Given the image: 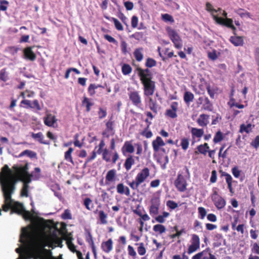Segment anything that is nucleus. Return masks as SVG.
Segmentation results:
<instances>
[{
  "instance_id": "nucleus-46",
  "label": "nucleus",
  "mask_w": 259,
  "mask_h": 259,
  "mask_svg": "<svg viewBox=\"0 0 259 259\" xmlns=\"http://www.w3.org/2000/svg\"><path fill=\"white\" fill-rule=\"evenodd\" d=\"M189 145V139L188 138L184 137L181 139V146L184 150H186Z\"/></svg>"
},
{
  "instance_id": "nucleus-27",
  "label": "nucleus",
  "mask_w": 259,
  "mask_h": 259,
  "mask_svg": "<svg viewBox=\"0 0 259 259\" xmlns=\"http://www.w3.org/2000/svg\"><path fill=\"white\" fill-rule=\"evenodd\" d=\"M149 97V107L151 110L154 113L157 114L158 112V104L155 100L153 99L151 97Z\"/></svg>"
},
{
  "instance_id": "nucleus-12",
  "label": "nucleus",
  "mask_w": 259,
  "mask_h": 259,
  "mask_svg": "<svg viewBox=\"0 0 259 259\" xmlns=\"http://www.w3.org/2000/svg\"><path fill=\"white\" fill-rule=\"evenodd\" d=\"M179 109V103L177 102H172L170 104V108L167 109L165 115L171 118H175L178 116L177 112Z\"/></svg>"
},
{
  "instance_id": "nucleus-16",
  "label": "nucleus",
  "mask_w": 259,
  "mask_h": 259,
  "mask_svg": "<svg viewBox=\"0 0 259 259\" xmlns=\"http://www.w3.org/2000/svg\"><path fill=\"white\" fill-rule=\"evenodd\" d=\"M56 116L51 113H47L44 117L45 125L49 127H54V124L57 122Z\"/></svg>"
},
{
  "instance_id": "nucleus-40",
  "label": "nucleus",
  "mask_w": 259,
  "mask_h": 259,
  "mask_svg": "<svg viewBox=\"0 0 259 259\" xmlns=\"http://www.w3.org/2000/svg\"><path fill=\"white\" fill-rule=\"evenodd\" d=\"M153 230L155 232L161 234L165 232L166 228L161 224H157L153 226Z\"/></svg>"
},
{
  "instance_id": "nucleus-63",
  "label": "nucleus",
  "mask_w": 259,
  "mask_h": 259,
  "mask_svg": "<svg viewBox=\"0 0 259 259\" xmlns=\"http://www.w3.org/2000/svg\"><path fill=\"white\" fill-rule=\"evenodd\" d=\"M206 90L210 98L213 99L215 94V90L214 89H212L210 85H208L206 87Z\"/></svg>"
},
{
  "instance_id": "nucleus-15",
  "label": "nucleus",
  "mask_w": 259,
  "mask_h": 259,
  "mask_svg": "<svg viewBox=\"0 0 259 259\" xmlns=\"http://www.w3.org/2000/svg\"><path fill=\"white\" fill-rule=\"evenodd\" d=\"M149 176V169L148 167H144L137 174L135 179L137 180L138 183H140L141 184Z\"/></svg>"
},
{
  "instance_id": "nucleus-32",
  "label": "nucleus",
  "mask_w": 259,
  "mask_h": 259,
  "mask_svg": "<svg viewBox=\"0 0 259 259\" xmlns=\"http://www.w3.org/2000/svg\"><path fill=\"white\" fill-rule=\"evenodd\" d=\"M252 126L254 127V125H252L250 123H248L247 125L242 124L240 126L239 132L241 133L245 132L246 133L248 134L251 131Z\"/></svg>"
},
{
  "instance_id": "nucleus-48",
  "label": "nucleus",
  "mask_w": 259,
  "mask_h": 259,
  "mask_svg": "<svg viewBox=\"0 0 259 259\" xmlns=\"http://www.w3.org/2000/svg\"><path fill=\"white\" fill-rule=\"evenodd\" d=\"M20 106L25 108H31V101L29 100L24 99L21 102Z\"/></svg>"
},
{
  "instance_id": "nucleus-35",
  "label": "nucleus",
  "mask_w": 259,
  "mask_h": 259,
  "mask_svg": "<svg viewBox=\"0 0 259 259\" xmlns=\"http://www.w3.org/2000/svg\"><path fill=\"white\" fill-rule=\"evenodd\" d=\"M194 98V95L190 92H185L184 95V100L186 104H189L192 102Z\"/></svg>"
},
{
  "instance_id": "nucleus-3",
  "label": "nucleus",
  "mask_w": 259,
  "mask_h": 259,
  "mask_svg": "<svg viewBox=\"0 0 259 259\" xmlns=\"http://www.w3.org/2000/svg\"><path fill=\"white\" fill-rule=\"evenodd\" d=\"M190 178L189 170L187 166H185L183 169L179 171L174 182V185L179 192H184L187 190V180Z\"/></svg>"
},
{
  "instance_id": "nucleus-47",
  "label": "nucleus",
  "mask_w": 259,
  "mask_h": 259,
  "mask_svg": "<svg viewBox=\"0 0 259 259\" xmlns=\"http://www.w3.org/2000/svg\"><path fill=\"white\" fill-rule=\"evenodd\" d=\"M139 246L137 248V251L140 255H144L146 253V249L144 246V243L142 242L139 244Z\"/></svg>"
},
{
  "instance_id": "nucleus-22",
  "label": "nucleus",
  "mask_w": 259,
  "mask_h": 259,
  "mask_svg": "<svg viewBox=\"0 0 259 259\" xmlns=\"http://www.w3.org/2000/svg\"><path fill=\"white\" fill-rule=\"evenodd\" d=\"M135 164V159L133 156L129 155L126 158L124 163V167L126 171L130 170L132 166Z\"/></svg>"
},
{
  "instance_id": "nucleus-51",
  "label": "nucleus",
  "mask_w": 259,
  "mask_h": 259,
  "mask_svg": "<svg viewBox=\"0 0 259 259\" xmlns=\"http://www.w3.org/2000/svg\"><path fill=\"white\" fill-rule=\"evenodd\" d=\"M111 20L113 22L116 29L118 30H123V28L121 23L115 18H111Z\"/></svg>"
},
{
  "instance_id": "nucleus-31",
  "label": "nucleus",
  "mask_w": 259,
  "mask_h": 259,
  "mask_svg": "<svg viewBox=\"0 0 259 259\" xmlns=\"http://www.w3.org/2000/svg\"><path fill=\"white\" fill-rule=\"evenodd\" d=\"M93 103L91 102L90 99H89L85 96H84L83 97V100L82 101V105L85 106L86 111L87 112H89L91 111V107L93 105Z\"/></svg>"
},
{
  "instance_id": "nucleus-41",
  "label": "nucleus",
  "mask_w": 259,
  "mask_h": 259,
  "mask_svg": "<svg viewBox=\"0 0 259 259\" xmlns=\"http://www.w3.org/2000/svg\"><path fill=\"white\" fill-rule=\"evenodd\" d=\"M151 124V122H149V124L147 125V127L145 128V129L141 133V135L146 137V138H150L153 135L152 132L148 130L149 126Z\"/></svg>"
},
{
  "instance_id": "nucleus-6",
  "label": "nucleus",
  "mask_w": 259,
  "mask_h": 259,
  "mask_svg": "<svg viewBox=\"0 0 259 259\" xmlns=\"http://www.w3.org/2000/svg\"><path fill=\"white\" fill-rule=\"evenodd\" d=\"M160 206V198L156 196L153 197L150 201L149 208V213L152 217H153L158 214Z\"/></svg>"
},
{
  "instance_id": "nucleus-38",
  "label": "nucleus",
  "mask_w": 259,
  "mask_h": 259,
  "mask_svg": "<svg viewBox=\"0 0 259 259\" xmlns=\"http://www.w3.org/2000/svg\"><path fill=\"white\" fill-rule=\"evenodd\" d=\"M202 108L209 111H211L213 109L212 104L207 97L204 98V103L203 105Z\"/></svg>"
},
{
  "instance_id": "nucleus-14",
  "label": "nucleus",
  "mask_w": 259,
  "mask_h": 259,
  "mask_svg": "<svg viewBox=\"0 0 259 259\" xmlns=\"http://www.w3.org/2000/svg\"><path fill=\"white\" fill-rule=\"evenodd\" d=\"M149 68L147 67L146 69H142L140 67H138L136 68V71L138 72V75L140 77V79L153 78V75Z\"/></svg>"
},
{
  "instance_id": "nucleus-24",
  "label": "nucleus",
  "mask_w": 259,
  "mask_h": 259,
  "mask_svg": "<svg viewBox=\"0 0 259 259\" xmlns=\"http://www.w3.org/2000/svg\"><path fill=\"white\" fill-rule=\"evenodd\" d=\"M208 118L209 115L202 114L200 115L199 118L197 119V122L201 126H206L208 123Z\"/></svg>"
},
{
  "instance_id": "nucleus-36",
  "label": "nucleus",
  "mask_w": 259,
  "mask_h": 259,
  "mask_svg": "<svg viewBox=\"0 0 259 259\" xmlns=\"http://www.w3.org/2000/svg\"><path fill=\"white\" fill-rule=\"evenodd\" d=\"M73 151V149L72 147H70L68 150L65 152L64 158L65 159L71 162L72 164H74V161L73 160L71 154Z\"/></svg>"
},
{
  "instance_id": "nucleus-20",
  "label": "nucleus",
  "mask_w": 259,
  "mask_h": 259,
  "mask_svg": "<svg viewBox=\"0 0 259 259\" xmlns=\"http://www.w3.org/2000/svg\"><path fill=\"white\" fill-rule=\"evenodd\" d=\"M31 47H27L24 49L23 53L25 58L29 60L33 61L36 59V56L32 50Z\"/></svg>"
},
{
  "instance_id": "nucleus-25",
  "label": "nucleus",
  "mask_w": 259,
  "mask_h": 259,
  "mask_svg": "<svg viewBox=\"0 0 259 259\" xmlns=\"http://www.w3.org/2000/svg\"><path fill=\"white\" fill-rule=\"evenodd\" d=\"M117 192L120 194H124L126 196L130 195V190L127 187L124 186L122 183L118 184L116 187Z\"/></svg>"
},
{
  "instance_id": "nucleus-49",
  "label": "nucleus",
  "mask_w": 259,
  "mask_h": 259,
  "mask_svg": "<svg viewBox=\"0 0 259 259\" xmlns=\"http://www.w3.org/2000/svg\"><path fill=\"white\" fill-rule=\"evenodd\" d=\"M127 251L129 256H131L133 259L137 258V253L132 246L129 245L127 246Z\"/></svg>"
},
{
  "instance_id": "nucleus-9",
  "label": "nucleus",
  "mask_w": 259,
  "mask_h": 259,
  "mask_svg": "<svg viewBox=\"0 0 259 259\" xmlns=\"http://www.w3.org/2000/svg\"><path fill=\"white\" fill-rule=\"evenodd\" d=\"M211 199L218 209H221L226 205V201L215 190L211 195Z\"/></svg>"
},
{
  "instance_id": "nucleus-56",
  "label": "nucleus",
  "mask_w": 259,
  "mask_h": 259,
  "mask_svg": "<svg viewBox=\"0 0 259 259\" xmlns=\"http://www.w3.org/2000/svg\"><path fill=\"white\" fill-rule=\"evenodd\" d=\"M232 173L234 177L236 178H238L239 176H240V174L241 171L239 169V168L237 166H235L233 167L232 169Z\"/></svg>"
},
{
  "instance_id": "nucleus-13",
  "label": "nucleus",
  "mask_w": 259,
  "mask_h": 259,
  "mask_svg": "<svg viewBox=\"0 0 259 259\" xmlns=\"http://www.w3.org/2000/svg\"><path fill=\"white\" fill-rule=\"evenodd\" d=\"M84 235L85 240L91 247L94 257L96 258L97 255L96 248L93 240V236L90 230L88 229H85Z\"/></svg>"
},
{
  "instance_id": "nucleus-53",
  "label": "nucleus",
  "mask_w": 259,
  "mask_h": 259,
  "mask_svg": "<svg viewBox=\"0 0 259 259\" xmlns=\"http://www.w3.org/2000/svg\"><path fill=\"white\" fill-rule=\"evenodd\" d=\"M61 218L63 220H70L72 219L71 214L70 210L65 209L64 212L61 215Z\"/></svg>"
},
{
  "instance_id": "nucleus-26",
  "label": "nucleus",
  "mask_w": 259,
  "mask_h": 259,
  "mask_svg": "<svg viewBox=\"0 0 259 259\" xmlns=\"http://www.w3.org/2000/svg\"><path fill=\"white\" fill-rule=\"evenodd\" d=\"M31 136L33 139L37 140L41 144L45 145H48L49 144V142H47L46 141L44 140V136L42 133L41 132H39L36 134L32 133Z\"/></svg>"
},
{
  "instance_id": "nucleus-43",
  "label": "nucleus",
  "mask_w": 259,
  "mask_h": 259,
  "mask_svg": "<svg viewBox=\"0 0 259 259\" xmlns=\"http://www.w3.org/2000/svg\"><path fill=\"white\" fill-rule=\"evenodd\" d=\"M157 65L156 61L153 58H148L145 62V66L147 68H152L156 66Z\"/></svg>"
},
{
  "instance_id": "nucleus-4",
  "label": "nucleus",
  "mask_w": 259,
  "mask_h": 259,
  "mask_svg": "<svg viewBox=\"0 0 259 259\" xmlns=\"http://www.w3.org/2000/svg\"><path fill=\"white\" fill-rule=\"evenodd\" d=\"M15 171V175L12 173V175L15 178L16 181L19 180L22 182L27 181V182H31L33 174H29L28 172V163H26L24 166H18L16 165H13L12 167ZM9 169L12 171L9 168Z\"/></svg>"
},
{
  "instance_id": "nucleus-59",
  "label": "nucleus",
  "mask_w": 259,
  "mask_h": 259,
  "mask_svg": "<svg viewBox=\"0 0 259 259\" xmlns=\"http://www.w3.org/2000/svg\"><path fill=\"white\" fill-rule=\"evenodd\" d=\"M0 10L5 11L7 10L9 3L6 0H1L0 1Z\"/></svg>"
},
{
  "instance_id": "nucleus-55",
  "label": "nucleus",
  "mask_w": 259,
  "mask_h": 259,
  "mask_svg": "<svg viewBox=\"0 0 259 259\" xmlns=\"http://www.w3.org/2000/svg\"><path fill=\"white\" fill-rule=\"evenodd\" d=\"M98 114L99 116V118L101 119L105 118L107 115V111L106 109H103L101 107L99 108V111L98 112Z\"/></svg>"
},
{
  "instance_id": "nucleus-5",
  "label": "nucleus",
  "mask_w": 259,
  "mask_h": 259,
  "mask_svg": "<svg viewBox=\"0 0 259 259\" xmlns=\"http://www.w3.org/2000/svg\"><path fill=\"white\" fill-rule=\"evenodd\" d=\"M143 85L144 95L145 97L153 95L156 90V82L152 78L140 79Z\"/></svg>"
},
{
  "instance_id": "nucleus-34",
  "label": "nucleus",
  "mask_w": 259,
  "mask_h": 259,
  "mask_svg": "<svg viewBox=\"0 0 259 259\" xmlns=\"http://www.w3.org/2000/svg\"><path fill=\"white\" fill-rule=\"evenodd\" d=\"M23 185L22 188L21 190V196L23 197H28V188L29 186L28 184L30 182H27V181L23 182Z\"/></svg>"
},
{
  "instance_id": "nucleus-44",
  "label": "nucleus",
  "mask_w": 259,
  "mask_h": 259,
  "mask_svg": "<svg viewBox=\"0 0 259 259\" xmlns=\"http://www.w3.org/2000/svg\"><path fill=\"white\" fill-rule=\"evenodd\" d=\"M83 205L85 208L89 210H91L93 208L94 204L92 200L90 198H85L83 200Z\"/></svg>"
},
{
  "instance_id": "nucleus-52",
  "label": "nucleus",
  "mask_w": 259,
  "mask_h": 259,
  "mask_svg": "<svg viewBox=\"0 0 259 259\" xmlns=\"http://www.w3.org/2000/svg\"><path fill=\"white\" fill-rule=\"evenodd\" d=\"M199 218L200 219H203L207 214L206 210L203 207H199L198 208Z\"/></svg>"
},
{
  "instance_id": "nucleus-7",
  "label": "nucleus",
  "mask_w": 259,
  "mask_h": 259,
  "mask_svg": "<svg viewBox=\"0 0 259 259\" xmlns=\"http://www.w3.org/2000/svg\"><path fill=\"white\" fill-rule=\"evenodd\" d=\"M167 32L175 48L178 49L182 48L183 46L182 40L178 33L170 28H167Z\"/></svg>"
},
{
  "instance_id": "nucleus-61",
  "label": "nucleus",
  "mask_w": 259,
  "mask_h": 259,
  "mask_svg": "<svg viewBox=\"0 0 259 259\" xmlns=\"http://www.w3.org/2000/svg\"><path fill=\"white\" fill-rule=\"evenodd\" d=\"M250 145L256 149L259 147V135L256 136L255 139L251 142Z\"/></svg>"
},
{
  "instance_id": "nucleus-39",
  "label": "nucleus",
  "mask_w": 259,
  "mask_h": 259,
  "mask_svg": "<svg viewBox=\"0 0 259 259\" xmlns=\"http://www.w3.org/2000/svg\"><path fill=\"white\" fill-rule=\"evenodd\" d=\"M26 155L31 158H33L36 157V153L35 152L29 150H25L23 151V152H22L19 155V157H22Z\"/></svg>"
},
{
  "instance_id": "nucleus-21",
  "label": "nucleus",
  "mask_w": 259,
  "mask_h": 259,
  "mask_svg": "<svg viewBox=\"0 0 259 259\" xmlns=\"http://www.w3.org/2000/svg\"><path fill=\"white\" fill-rule=\"evenodd\" d=\"M230 41L235 46H242L244 44L243 37L242 36H232L229 39Z\"/></svg>"
},
{
  "instance_id": "nucleus-10",
  "label": "nucleus",
  "mask_w": 259,
  "mask_h": 259,
  "mask_svg": "<svg viewBox=\"0 0 259 259\" xmlns=\"http://www.w3.org/2000/svg\"><path fill=\"white\" fill-rule=\"evenodd\" d=\"M128 95L130 101L134 106L139 107L142 105V99L139 91H131Z\"/></svg>"
},
{
  "instance_id": "nucleus-42",
  "label": "nucleus",
  "mask_w": 259,
  "mask_h": 259,
  "mask_svg": "<svg viewBox=\"0 0 259 259\" xmlns=\"http://www.w3.org/2000/svg\"><path fill=\"white\" fill-rule=\"evenodd\" d=\"M224 139V136L223 133L220 131H218L213 138V142L214 143L216 144L221 142Z\"/></svg>"
},
{
  "instance_id": "nucleus-37",
  "label": "nucleus",
  "mask_w": 259,
  "mask_h": 259,
  "mask_svg": "<svg viewBox=\"0 0 259 259\" xmlns=\"http://www.w3.org/2000/svg\"><path fill=\"white\" fill-rule=\"evenodd\" d=\"M107 214H106L103 210H101L99 211V219L101 224L105 225L107 223Z\"/></svg>"
},
{
  "instance_id": "nucleus-1",
  "label": "nucleus",
  "mask_w": 259,
  "mask_h": 259,
  "mask_svg": "<svg viewBox=\"0 0 259 259\" xmlns=\"http://www.w3.org/2000/svg\"><path fill=\"white\" fill-rule=\"evenodd\" d=\"M1 174L2 175V178L0 181L4 198L3 210L7 212L11 208L12 212L19 214H25L29 216L30 213L25 210L23 204L19 202H14L12 198V195L15 190L16 180L7 165L2 168Z\"/></svg>"
},
{
  "instance_id": "nucleus-64",
  "label": "nucleus",
  "mask_w": 259,
  "mask_h": 259,
  "mask_svg": "<svg viewBox=\"0 0 259 259\" xmlns=\"http://www.w3.org/2000/svg\"><path fill=\"white\" fill-rule=\"evenodd\" d=\"M251 251L255 254H259V245L256 242L251 245Z\"/></svg>"
},
{
  "instance_id": "nucleus-45",
  "label": "nucleus",
  "mask_w": 259,
  "mask_h": 259,
  "mask_svg": "<svg viewBox=\"0 0 259 259\" xmlns=\"http://www.w3.org/2000/svg\"><path fill=\"white\" fill-rule=\"evenodd\" d=\"M121 70L123 74L128 75L132 72V68L127 64H124L121 68Z\"/></svg>"
},
{
  "instance_id": "nucleus-57",
  "label": "nucleus",
  "mask_w": 259,
  "mask_h": 259,
  "mask_svg": "<svg viewBox=\"0 0 259 259\" xmlns=\"http://www.w3.org/2000/svg\"><path fill=\"white\" fill-rule=\"evenodd\" d=\"M40 168L39 167H35L34 168V174L33 172H32L33 174V177H32V179L34 180H37L39 179L40 176Z\"/></svg>"
},
{
  "instance_id": "nucleus-54",
  "label": "nucleus",
  "mask_w": 259,
  "mask_h": 259,
  "mask_svg": "<svg viewBox=\"0 0 259 259\" xmlns=\"http://www.w3.org/2000/svg\"><path fill=\"white\" fill-rule=\"evenodd\" d=\"M97 89L96 84L91 83L90 84L88 91L91 96H94L96 94L95 90Z\"/></svg>"
},
{
  "instance_id": "nucleus-28",
  "label": "nucleus",
  "mask_w": 259,
  "mask_h": 259,
  "mask_svg": "<svg viewBox=\"0 0 259 259\" xmlns=\"http://www.w3.org/2000/svg\"><path fill=\"white\" fill-rule=\"evenodd\" d=\"M223 25L232 29L233 31V34L234 35H236V28L233 25V21L232 19L228 18H225Z\"/></svg>"
},
{
  "instance_id": "nucleus-8",
  "label": "nucleus",
  "mask_w": 259,
  "mask_h": 259,
  "mask_svg": "<svg viewBox=\"0 0 259 259\" xmlns=\"http://www.w3.org/2000/svg\"><path fill=\"white\" fill-rule=\"evenodd\" d=\"M200 245V240L198 235L195 234H192L190 240V245L187 249V253L190 254L196 251L199 249Z\"/></svg>"
},
{
  "instance_id": "nucleus-11",
  "label": "nucleus",
  "mask_w": 259,
  "mask_h": 259,
  "mask_svg": "<svg viewBox=\"0 0 259 259\" xmlns=\"http://www.w3.org/2000/svg\"><path fill=\"white\" fill-rule=\"evenodd\" d=\"M64 239L66 241V244L69 250L73 253H76L78 259H83L82 253L76 249V246L72 243L73 238L69 235H67Z\"/></svg>"
},
{
  "instance_id": "nucleus-17",
  "label": "nucleus",
  "mask_w": 259,
  "mask_h": 259,
  "mask_svg": "<svg viewBox=\"0 0 259 259\" xmlns=\"http://www.w3.org/2000/svg\"><path fill=\"white\" fill-rule=\"evenodd\" d=\"M152 145L154 151L157 152L160 150V147L164 146L165 143L160 137L158 136L155 140L152 141Z\"/></svg>"
},
{
  "instance_id": "nucleus-29",
  "label": "nucleus",
  "mask_w": 259,
  "mask_h": 259,
  "mask_svg": "<svg viewBox=\"0 0 259 259\" xmlns=\"http://www.w3.org/2000/svg\"><path fill=\"white\" fill-rule=\"evenodd\" d=\"M191 132L193 139L195 138H200L204 134V131L203 129L197 128L195 127H192Z\"/></svg>"
},
{
  "instance_id": "nucleus-33",
  "label": "nucleus",
  "mask_w": 259,
  "mask_h": 259,
  "mask_svg": "<svg viewBox=\"0 0 259 259\" xmlns=\"http://www.w3.org/2000/svg\"><path fill=\"white\" fill-rule=\"evenodd\" d=\"M209 147L207 143H205L204 144H201L197 146V149L198 152L202 154L206 155L208 151Z\"/></svg>"
},
{
  "instance_id": "nucleus-62",
  "label": "nucleus",
  "mask_w": 259,
  "mask_h": 259,
  "mask_svg": "<svg viewBox=\"0 0 259 259\" xmlns=\"http://www.w3.org/2000/svg\"><path fill=\"white\" fill-rule=\"evenodd\" d=\"M101 197L102 199V201L103 202H106V201H108V200L109 198V196L108 194L104 190H102L101 191Z\"/></svg>"
},
{
  "instance_id": "nucleus-50",
  "label": "nucleus",
  "mask_w": 259,
  "mask_h": 259,
  "mask_svg": "<svg viewBox=\"0 0 259 259\" xmlns=\"http://www.w3.org/2000/svg\"><path fill=\"white\" fill-rule=\"evenodd\" d=\"M210 249L209 247L206 248L205 250H203L202 251L199 252L194 255L192 259H201L202 256L206 253L208 252V251H210Z\"/></svg>"
},
{
  "instance_id": "nucleus-60",
  "label": "nucleus",
  "mask_w": 259,
  "mask_h": 259,
  "mask_svg": "<svg viewBox=\"0 0 259 259\" xmlns=\"http://www.w3.org/2000/svg\"><path fill=\"white\" fill-rule=\"evenodd\" d=\"M208 57L212 61L215 60L218 58L216 51L213 50L212 52H208Z\"/></svg>"
},
{
  "instance_id": "nucleus-2",
  "label": "nucleus",
  "mask_w": 259,
  "mask_h": 259,
  "mask_svg": "<svg viewBox=\"0 0 259 259\" xmlns=\"http://www.w3.org/2000/svg\"><path fill=\"white\" fill-rule=\"evenodd\" d=\"M53 247L52 239L45 234L31 237L29 242V247L20 253L17 259H63L62 254L57 257L53 256L52 252L45 247Z\"/></svg>"
},
{
  "instance_id": "nucleus-58",
  "label": "nucleus",
  "mask_w": 259,
  "mask_h": 259,
  "mask_svg": "<svg viewBox=\"0 0 259 259\" xmlns=\"http://www.w3.org/2000/svg\"><path fill=\"white\" fill-rule=\"evenodd\" d=\"M166 205L168 208L171 209H175L178 206V204L173 200H168L166 202Z\"/></svg>"
},
{
  "instance_id": "nucleus-18",
  "label": "nucleus",
  "mask_w": 259,
  "mask_h": 259,
  "mask_svg": "<svg viewBox=\"0 0 259 259\" xmlns=\"http://www.w3.org/2000/svg\"><path fill=\"white\" fill-rule=\"evenodd\" d=\"M121 151L124 155L125 153L132 154L135 151L134 146L132 143V141H125L121 148Z\"/></svg>"
},
{
  "instance_id": "nucleus-19",
  "label": "nucleus",
  "mask_w": 259,
  "mask_h": 259,
  "mask_svg": "<svg viewBox=\"0 0 259 259\" xmlns=\"http://www.w3.org/2000/svg\"><path fill=\"white\" fill-rule=\"evenodd\" d=\"M113 244L112 239L109 238L107 241L102 242L101 247L104 252L108 253L113 249Z\"/></svg>"
},
{
  "instance_id": "nucleus-30",
  "label": "nucleus",
  "mask_w": 259,
  "mask_h": 259,
  "mask_svg": "<svg viewBox=\"0 0 259 259\" xmlns=\"http://www.w3.org/2000/svg\"><path fill=\"white\" fill-rule=\"evenodd\" d=\"M143 50L142 48H139L136 49L134 52V57L138 62H141L143 59Z\"/></svg>"
},
{
  "instance_id": "nucleus-23",
  "label": "nucleus",
  "mask_w": 259,
  "mask_h": 259,
  "mask_svg": "<svg viewBox=\"0 0 259 259\" xmlns=\"http://www.w3.org/2000/svg\"><path fill=\"white\" fill-rule=\"evenodd\" d=\"M116 170L114 169H112L109 170L106 176L105 177V183L107 185L110 182H112L115 180L116 177Z\"/></svg>"
}]
</instances>
